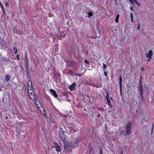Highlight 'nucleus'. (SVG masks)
<instances>
[{
  "label": "nucleus",
  "mask_w": 154,
  "mask_h": 154,
  "mask_svg": "<svg viewBox=\"0 0 154 154\" xmlns=\"http://www.w3.org/2000/svg\"><path fill=\"white\" fill-rule=\"evenodd\" d=\"M59 134L62 140L64 142V152L63 153H66L67 152V142L66 141V135L63 130H60Z\"/></svg>",
  "instance_id": "1"
},
{
  "label": "nucleus",
  "mask_w": 154,
  "mask_h": 154,
  "mask_svg": "<svg viewBox=\"0 0 154 154\" xmlns=\"http://www.w3.org/2000/svg\"><path fill=\"white\" fill-rule=\"evenodd\" d=\"M132 125L131 123L130 122H128L126 126V135H129L131 132L132 130Z\"/></svg>",
  "instance_id": "2"
},
{
  "label": "nucleus",
  "mask_w": 154,
  "mask_h": 154,
  "mask_svg": "<svg viewBox=\"0 0 154 154\" xmlns=\"http://www.w3.org/2000/svg\"><path fill=\"white\" fill-rule=\"evenodd\" d=\"M153 55L152 51V50H149L148 53L146 54V57L148 58L147 60L149 62H150L152 59V57Z\"/></svg>",
  "instance_id": "3"
},
{
  "label": "nucleus",
  "mask_w": 154,
  "mask_h": 154,
  "mask_svg": "<svg viewBox=\"0 0 154 154\" xmlns=\"http://www.w3.org/2000/svg\"><path fill=\"white\" fill-rule=\"evenodd\" d=\"M30 84H31V85H32V83L31 81H29L27 82V90L28 91V93L29 94V90L31 91L32 90V87L30 86Z\"/></svg>",
  "instance_id": "4"
},
{
  "label": "nucleus",
  "mask_w": 154,
  "mask_h": 154,
  "mask_svg": "<svg viewBox=\"0 0 154 154\" xmlns=\"http://www.w3.org/2000/svg\"><path fill=\"white\" fill-rule=\"evenodd\" d=\"M50 91L52 95H53L55 97L57 98L58 95H57L56 91L52 89H51L50 90Z\"/></svg>",
  "instance_id": "5"
},
{
  "label": "nucleus",
  "mask_w": 154,
  "mask_h": 154,
  "mask_svg": "<svg viewBox=\"0 0 154 154\" xmlns=\"http://www.w3.org/2000/svg\"><path fill=\"white\" fill-rule=\"evenodd\" d=\"M54 144V147L56 148V151L57 152L60 151L61 148L58 144L56 143H55Z\"/></svg>",
  "instance_id": "6"
},
{
  "label": "nucleus",
  "mask_w": 154,
  "mask_h": 154,
  "mask_svg": "<svg viewBox=\"0 0 154 154\" xmlns=\"http://www.w3.org/2000/svg\"><path fill=\"white\" fill-rule=\"evenodd\" d=\"M76 86V85L75 84H73L69 86V89L71 91L74 90L75 89V87Z\"/></svg>",
  "instance_id": "7"
},
{
  "label": "nucleus",
  "mask_w": 154,
  "mask_h": 154,
  "mask_svg": "<svg viewBox=\"0 0 154 154\" xmlns=\"http://www.w3.org/2000/svg\"><path fill=\"white\" fill-rule=\"evenodd\" d=\"M14 31L15 33H17L18 34H20V30L18 28H14Z\"/></svg>",
  "instance_id": "8"
},
{
  "label": "nucleus",
  "mask_w": 154,
  "mask_h": 154,
  "mask_svg": "<svg viewBox=\"0 0 154 154\" xmlns=\"http://www.w3.org/2000/svg\"><path fill=\"white\" fill-rule=\"evenodd\" d=\"M69 131V132L70 134L73 133L75 132V130L74 129L71 127H69V129H68V131Z\"/></svg>",
  "instance_id": "9"
},
{
  "label": "nucleus",
  "mask_w": 154,
  "mask_h": 154,
  "mask_svg": "<svg viewBox=\"0 0 154 154\" xmlns=\"http://www.w3.org/2000/svg\"><path fill=\"white\" fill-rule=\"evenodd\" d=\"M119 85H120V90L121 91L122 90V77L121 76H120L119 78Z\"/></svg>",
  "instance_id": "10"
},
{
  "label": "nucleus",
  "mask_w": 154,
  "mask_h": 154,
  "mask_svg": "<svg viewBox=\"0 0 154 154\" xmlns=\"http://www.w3.org/2000/svg\"><path fill=\"white\" fill-rule=\"evenodd\" d=\"M29 65L28 62V61H26V62L25 63V67L26 69V70H29L28 69V67Z\"/></svg>",
  "instance_id": "11"
},
{
  "label": "nucleus",
  "mask_w": 154,
  "mask_h": 154,
  "mask_svg": "<svg viewBox=\"0 0 154 154\" xmlns=\"http://www.w3.org/2000/svg\"><path fill=\"white\" fill-rule=\"evenodd\" d=\"M119 15L118 14L117 15L115 19V22L116 23H118L119 20Z\"/></svg>",
  "instance_id": "12"
},
{
  "label": "nucleus",
  "mask_w": 154,
  "mask_h": 154,
  "mask_svg": "<svg viewBox=\"0 0 154 154\" xmlns=\"http://www.w3.org/2000/svg\"><path fill=\"white\" fill-rule=\"evenodd\" d=\"M107 100V102L108 103L109 105V106L111 108H112V106L111 103L110 102V99H108V100L107 99V100Z\"/></svg>",
  "instance_id": "13"
},
{
  "label": "nucleus",
  "mask_w": 154,
  "mask_h": 154,
  "mask_svg": "<svg viewBox=\"0 0 154 154\" xmlns=\"http://www.w3.org/2000/svg\"><path fill=\"white\" fill-rule=\"evenodd\" d=\"M10 78V75H6V78H5V79H6V81L7 82H8V81L9 80Z\"/></svg>",
  "instance_id": "14"
},
{
  "label": "nucleus",
  "mask_w": 154,
  "mask_h": 154,
  "mask_svg": "<svg viewBox=\"0 0 154 154\" xmlns=\"http://www.w3.org/2000/svg\"><path fill=\"white\" fill-rule=\"evenodd\" d=\"M68 145V146H69V151L68 150V152H71L72 150V145H71V143H69Z\"/></svg>",
  "instance_id": "15"
},
{
  "label": "nucleus",
  "mask_w": 154,
  "mask_h": 154,
  "mask_svg": "<svg viewBox=\"0 0 154 154\" xmlns=\"http://www.w3.org/2000/svg\"><path fill=\"white\" fill-rule=\"evenodd\" d=\"M26 71V76L27 77L30 78V74L29 70H27Z\"/></svg>",
  "instance_id": "16"
},
{
  "label": "nucleus",
  "mask_w": 154,
  "mask_h": 154,
  "mask_svg": "<svg viewBox=\"0 0 154 154\" xmlns=\"http://www.w3.org/2000/svg\"><path fill=\"white\" fill-rule=\"evenodd\" d=\"M13 49V50H14V53L15 54H17V53L18 52L17 49V48H15V47H14Z\"/></svg>",
  "instance_id": "17"
},
{
  "label": "nucleus",
  "mask_w": 154,
  "mask_h": 154,
  "mask_svg": "<svg viewBox=\"0 0 154 154\" xmlns=\"http://www.w3.org/2000/svg\"><path fill=\"white\" fill-rule=\"evenodd\" d=\"M24 122H20L18 124V125H20V127H21L23 126L24 125Z\"/></svg>",
  "instance_id": "18"
},
{
  "label": "nucleus",
  "mask_w": 154,
  "mask_h": 154,
  "mask_svg": "<svg viewBox=\"0 0 154 154\" xmlns=\"http://www.w3.org/2000/svg\"><path fill=\"white\" fill-rule=\"evenodd\" d=\"M88 17H91L93 15V13L91 12H89L88 13Z\"/></svg>",
  "instance_id": "19"
},
{
  "label": "nucleus",
  "mask_w": 154,
  "mask_h": 154,
  "mask_svg": "<svg viewBox=\"0 0 154 154\" xmlns=\"http://www.w3.org/2000/svg\"><path fill=\"white\" fill-rule=\"evenodd\" d=\"M0 56L1 57V58L3 60L6 62H7L8 61V60L7 59H6L5 58H4L3 57H2V56L1 54L0 55Z\"/></svg>",
  "instance_id": "20"
},
{
  "label": "nucleus",
  "mask_w": 154,
  "mask_h": 154,
  "mask_svg": "<svg viewBox=\"0 0 154 154\" xmlns=\"http://www.w3.org/2000/svg\"><path fill=\"white\" fill-rule=\"evenodd\" d=\"M140 92L141 93V95H142V92H143V88L142 86L141 85H140Z\"/></svg>",
  "instance_id": "21"
},
{
  "label": "nucleus",
  "mask_w": 154,
  "mask_h": 154,
  "mask_svg": "<svg viewBox=\"0 0 154 154\" xmlns=\"http://www.w3.org/2000/svg\"><path fill=\"white\" fill-rule=\"evenodd\" d=\"M130 16H131V22H133V14L132 13H131V14Z\"/></svg>",
  "instance_id": "22"
},
{
  "label": "nucleus",
  "mask_w": 154,
  "mask_h": 154,
  "mask_svg": "<svg viewBox=\"0 0 154 154\" xmlns=\"http://www.w3.org/2000/svg\"><path fill=\"white\" fill-rule=\"evenodd\" d=\"M0 5L4 13L5 9H4V7H3L1 3L0 2Z\"/></svg>",
  "instance_id": "23"
},
{
  "label": "nucleus",
  "mask_w": 154,
  "mask_h": 154,
  "mask_svg": "<svg viewBox=\"0 0 154 154\" xmlns=\"http://www.w3.org/2000/svg\"><path fill=\"white\" fill-rule=\"evenodd\" d=\"M140 70L142 71H144L145 70V69L142 66L140 68Z\"/></svg>",
  "instance_id": "24"
},
{
  "label": "nucleus",
  "mask_w": 154,
  "mask_h": 154,
  "mask_svg": "<svg viewBox=\"0 0 154 154\" xmlns=\"http://www.w3.org/2000/svg\"><path fill=\"white\" fill-rule=\"evenodd\" d=\"M137 29L138 30H139L140 29V25L139 23H138V26L137 27Z\"/></svg>",
  "instance_id": "25"
},
{
  "label": "nucleus",
  "mask_w": 154,
  "mask_h": 154,
  "mask_svg": "<svg viewBox=\"0 0 154 154\" xmlns=\"http://www.w3.org/2000/svg\"><path fill=\"white\" fill-rule=\"evenodd\" d=\"M106 100H107V99L108 100V99H109V94L108 93H107V95H106Z\"/></svg>",
  "instance_id": "26"
},
{
  "label": "nucleus",
  "mask_w": 154,
  "mask_h": 154,
  "mask_svg": "<svg viewBox=\"0 0 154 154\" xmlns=\"http://www.w3.org/2000/svg\"><path fill=\"white\" fill-rule=\"evenodd\" d=\"M103 69L106 68L107 67V65L106 64H105L104 63H103Z\"/></svg>",
  "instance_id": "27"
},
{
  "label": "nucleus",
  "mask_w": 154,
  "mask_h": 154,
  "mask_svg": "<svg viewBox=\"0 0 154 154\" xmlns=\"http://www.w3.org/2000/svg\"><path fill=\"white\" fill-rule=\"evenodd\" d=\"M3 41L1 39L0 40V45H2L3 44H4L3 43Z\"/></svg>",
  "instance_id": "28"
},
{
  "label": "nucleus",
  "mask_w": 154,
  "mask_h": 154,
  "mask_svg": "<svg viewBox=\"0 0 154 154\" xmlns=\"http://www.w3.org/2000/svg\"><path fill=\"white\" fill-rule=\"evenodd\" d=\"M2 45V48H1V49H3L4 50L5 49V48H6L5 46L4 47V44H3L2 45Z\"/></svg>",
  "instance_id": "29"
},
{
  "label": "nucleus",
  "mask_w": 154,
  "mask_h": 154,
  "mask_svg": "<svg viewBox=\"0 0 154 154\" xmlns=\"http://www.w3.org/2000/svg\"><path fill=\"white\" fill-rule=\"evenodd\" d=\"M134 1H135V2L136 3V5H138V6L140 5V3H138V2H137V1L136 0H134Z\"/></svg>",
  "instance_id": "30"
},
{
  "label": "nucleus",
  "mask_w": 154,
  "mask_h": 154,
  "mask_svg": "<svg viewBox=\"0 0 154 154\" xmlns=\"http://www.w3.org/2000/svg\"><path fill=\"white\" fill-rule=\"evenodd\" d=\"M34 100L36 101H39L37 97H34Z\"/></svg>",
  "instance_id": "31"
},
{
  "label": "nucleus",
  "mask_w": 154,
  "mask_h": 154,
  "mask_svg": "<svg viewBox=\"0 0 154 154\" xmlns=\"http://www.w3.org/2000/svg\"><path fill=\"white\" fill-rule=\"evenodd\" d=\"M84 62L86 63L87 64H89V62L87 60H85L84 61Z\"/></svg>",
  "instance_id": "32"
},
{
  "label": "nucleus",
  "mask_w": 154,
  "mask_h": 154,
  "mask_svg": "<svg viewBox=\"0 0 154 154\" xmlns=\"http://www.w3.org/2000/svg\"><path fill=\"white\" fill-rule=\"evenodd\" d=\"M25 58L26 60V61H27V60H28V58L26 56V54H25Z\"/></svg>",
  "instance_id": "33"
},
{
  "label": "nucleus",
  "mask_w": 154,
  "mask_h": 154,
  "mask_svg": "<svg viewBox=\"0 0 154 154\" xmlns=\"http://www.w3.org/2000/svg\"><path fill=\"white\" fill-rule=\"evenodd\" d=\"M104 74L105 76H107V72H105V71L104 70Z\"/></svg>",
  "instance_id": "34"
},
{
  "label": "nucleus",
  "mask_w": 154,
  "mask_h": 154,
  "mask_svg": "<svg viewBox=\"0 0 154 154\" xmlns=\"http://www.w3.org/2000/svg\"><path fill=\"white\" fill-rule=\"evenodd\" d=\"M130 3L132 4H134L133 0H129Z\"/></svg>",
  "instance_id": "35"
},
{
  "label": "nucleus",
  "mask_w": 154,
  "mask_h": 154,
  "mask_svg": "<svg viewBox=\"0 0 154 154\" xmlns=\"http://www.w3.org/2000/svg\"><path fill=\"white\" fill-rule=\"evenodd\" d=\"M8 3L7 2H5V6L8 7Z\"/></svg>",
  "instance_id": "36"
},
{
  "label": "nucleus",
  "mask_w": 154,
  "mask_h": 154,
  "mask_svg": "<svg viewBox=\"0 0 154 154\" xmlns=\"http://www.w3.org/2000/svg\"><path fill=\"white\" fill-rule=\"evenodd\" d=\"M16 57H17V59L18 60H19V55L18 54H17V56H16Z\"/></svg>",
  "instance_id": "37"
},
{
  "label": "nucleus",
  "mask_w": 154,
  "mask_h": 154,
  "mask_svg": "<svg viewBox=\"0 0 154 154\" xmlns=\"http://www.w3.org/2000/svg\"><path fill=\"white\" fill-rule=\"evenodd\" d=\"M130 9H131L132 11H133V8H132V7H131L130 8Z\"/></svg>",
  "instance_id": "38"
},
{
  "label": "nucleus",
  "mask_w": 154,
  "mask_h": 154,
  "mask_svg": "<svg viewBox=\"0 0 154 154\" xmlns=\"http://www.w3.org/2000/svg\"><path fill=\"white\" fill-rule=\"evenodd\" d=\"M5 119H8V117L7 116H5Z\"/></svg>",
  "instance_id": "39"
},
{
  "label": "nucleus",
  "mask_w": 154,
  "mask_h": 154,
  "mask_svg": "<svg viewBox=\"0 0 154 154\" xmlns=\"http://www.w3.org/2000/svg\"><path fill=\"white\" fill-rule=\"evenodd\" d=\"M33 96H34V97H36L35 94H33Z\"/></svg>",
  "instance_id": "40"
},
{
  "label": "nucleus",
  "mask_w": 154,
  "mask_h": 154,
  "mask_svg": "<svg viewBox=\"0 0 154 154\" xmlns=\"http://www.w3.org/2000/svg\"><path fill=\"white\" fill-rule=\"evenodd\" d=\"M35 105H36V106L37 107H38L37 106V105H38V104H37V103H35Z\"/></svg>",
  "instance_id": "41"
},
{
  "label": "nucleus",
  "mask_w": 154,
  "mask_h": 154,
  "mask_svg": "<svg viewBox=\"0 0 154 154\" xmlns=\"http://www.w3.org/2000/svg\"><path fill=\"white\" fill-rule=\"evenodd\" d=\"M57 37H60V34H59L58 35V34H57Z\"/></svg>",
  "instance_id": "42"
},
{
  "label": "nucleus",
  "mask_w": 154,
  "mask_h": 154,
  "mask_svg": "<svg viewBox=\"0 0 154 154\" xmlns=\"http://www.w3.org/2000/svg\"><path fill=\"white\" fill-rule=\"evenodd\" d=\"M65 35H63V36H62L63 38H64L65 37Z\"/></svg>",
  "instance_id": "43"
},
{
  "label": "nucleus",
  "mask_w": 154,
  "mask_h": 154,
  "mask_svg": "<svg viewBox=\"0 0 154 154\" xmlns=\"http://www.w3.org/2000/svg\"><path fill=\"white\" fill-rule=\"evenodd\" d=\"M100 154H102V152H100Z\"/></svg>",
  "instance_id": "44"
},
{
  "label": "nucleus",
  "mask_w": 154,
  "mask_h": 154,
  "mask_svg": "<svg viewBox=\"0 0 154 154\" xmlns=\"http://www.w3.org/2000/svg\"><path fill=\"white\" fill-rule=\"evenodd\" d=\"M111 99L112 100H113V99H112V98H111Z\"/></svg>",
  "instance_id": "45"
},
{
  "label": "nucleus",
  "mask_w": 154,
  "mask_h": 154,
  "mask_svg": "<svg viewBox=\"0 0 154 154\" xmlns=\"http://www.w3.org/2000/svg\"><path fill=\"white\" fill-rule=\"evenodd\" d=\"M19 2H20V3L21 2V1L20 0Z\"/></svg>",
  "instance_id": "46"
},
{
  "label": "nucleus",
  "mask_w": 154,
  "mask_h": 154,
  "mask_svg": "<svg viewBox=\"0 0 154 154\" xmlns=\"http://www.w3.org/2000/svg\"><path fill=\"white\" fill-rule=\"evenodd\" d=\"M30 93L31 94H32V92H30Z\"/></svg>",
  "instance_id": "47"
},
{
  "label": "nucleus",
  "mask_w": 154,
  "mask_h": 154,
  "mask_svg": "<svg viewBox=\"0 0 154 154\" xmlns=\"http://www.w3.org/2000/svg\"><path fill=\"white\" fill-rule=\"evenodd\" d=\"M65 116V117H67V116Z\"/></svg>",
  "instance_id": "48"
}]
</instances>
